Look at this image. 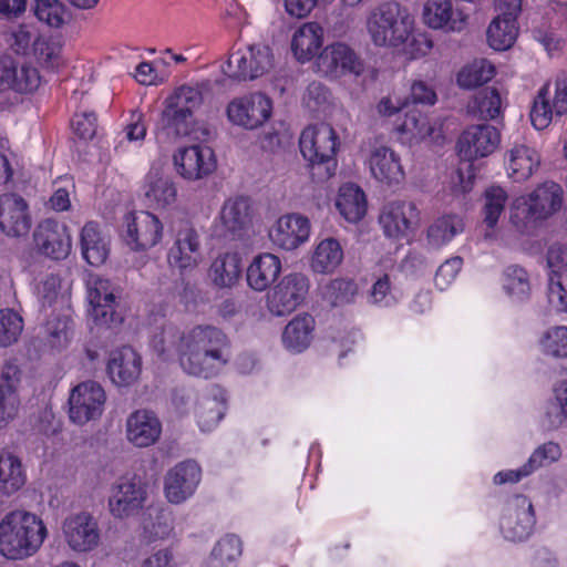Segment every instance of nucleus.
Returning <instances> with one entry per match:
<instances>
[{
    "label": "nucleus",
    "mask_w": 567,
    "mask_h": 567,
    "mask_svg": "<svg viewBox=\"0 0 567 567\" xmlns=\"http://www.w3.org/2000/svg\"><path fill=\"white\" fill-rule=\"evenodd\" d=\"M23 329L22 318L13 310L0 311V347L16 342Z\"/></svg>",
    "instance_id": "54"
},
{
    "label": "nucleus",
    "mask_w": 567,
    "mask_h": 567,
    "mask_svg": "<svg viewBox=\"0 0 567 567\" xmlns=\"http://www.w3.org/2000/svg\"><path fill=\"white\" fill-rule=\"evenodd\" d=\"M272 65L270 48L264 44H252L246 53H233L229 56L225 73L238 81L255 80L269 72Z\"/></svg>",
    "instance_id": "7"
},
{
    "label": "nucleus",
    "mask_w": 567,
    "mask_h": 567,
    "mask_svg": "<svg viewBox=\"0 0 567 567\" xmlns=\"http://www.w3.org/2000/svg\"><path fill=\"white\" fill-rule=\"evenodd\" d=\"M271 113V101L261 93L233 100L227 107L229 121L248 130L260 126Z\"/></svg>",
    "instance_id": "12"
},
{
    "label": "nucleus",
    "mask_w": 567,
    "mask_h": 567,
    "mask_svg": "<svg viewBox=\"0 0 567 567\" xmlns=\"http://www.w3.org/2000/svg\"><path fill=\"white\" fill-rule=\"evenodd\" d=\"M19 404L17 391L8 388L0 389V427L6 426L17 416Z\"/></svg>",
    "instance_id": "60"
},
{
    "label": "nucleus",
    "mask_w": 567,
    "mask_h": 567,
    "mask_svg": "<svg viewBox=\"0 0 567 567\" xmlns=\"http://www.w3.org/2000/svg\"><path fill=\"white\" fill-rule=\"evenodd\" d=\"M336 206L348 221L358 223L367 212L365 195L357 185L346 184L340 187Z\"/></svg>",
    "instance_id": "35"
},
{
    "label": "nucleus",
    "mask_w": 567,
    "mask_h": 567,
    "mask_svg": "<svg viewBox=\"0 0 567 567\" xmlns=\"http://www.w3.org/2000/svg\"><path fill=\"white\" fill-rule=\"evenodd\" d=\"M143 536L147 542L164 539L173 530L172 519L167 513L155 507H148L142 517Z\"/></svg>",
    "instance_id": "44"
},
{
    "label": "nucleus",
    "mask_w": 567,
    "mask_h": 567,
    "mask_svg": "<svg viewBox=\"0 0 567 567\" xmlns=\"http://www.w3.org/2000/svg\"><path fill=\"white\" fill-rule=\"evenodd\" d=\"M538 164L536 152L525 145L515 146L509 152V176L516 182L527 179Z\"/></svg>",
    "instance_id": "43"
},
{
    "label": "nucleus",
    "mask_w": 567,
    "mask_h": 567,
    "mask_svg": "<svg viewBox=\"0 0 567 567\" xmlns=\"http://www.w3.org/2000/svg\"><path fill=\"white\" fill-rule=\"evenodd\" d=\"M146 499V492L134 478H121L113 487L109 505L117 518H126L138 513Z\"/></svg>",
    "instance_id": "19"
},
{
    "label": "nucleus",
    "mask_w": 567,
    "mask_h": 567,
    "mask_svg": "<svg viewBox=\"0 0 567 567\" xmlns=\"http://www.w3.org/2000/svg\"><path fill=\"white\" fill-rule=\"evenodd\" d=\"M535 525V514L530 501L517 495L508 505L501 529L504 537L512 542H523L529 537Z\"/></svg>",
    "instance_id": "16"
},
{
    "label": "nucleus",
    "mask_w": 567,
    "mask_h": 567,
    "mask_svg": "<svg viewBox=\"0 0 567 567\" xmlns=\"http://www.w3.org/2000/svg\"><path fill=\"white\" fill-rule=\"evenodd\" d=\"M317 64L321 72L330 76H340L346 73L359 75L363 71L362 63L344 43L326 47L319 54Z\"/></svg>",
    "instance_id": "20"
},
{
    "label": "nucleus",
    "mask_w": 567,
    "mask_h": 567,
    "mask_svg": "<svg viewBox=\"0 0 567 567\" xmlns=\"http://www.w3.org/2000/svg\"><path fill=\"white\" fill-rule=\"evenodd\" d=\"M144 196L150 206L166 207L175 202L176 187L169 176L152 171L147 175Z\"/></svg>",
    "instance_id": "33"
},
{
    "label": "nucleus",
    "mask_w": 567,
    "mask_h": 567,
    "mask_svg": "<svg viewBox=\"0 0 567 567\" xmlns=\"http://www.w3.org/2000/svg\"><path fill=\"white\" fill-rule=\"evenodd\" d=\"M81 249L83 258L92 266H101L109 256V246L101 236L97 225L87 223L81 231Z\"/></svg>",
    "instance_id": "37"
},
{
    "label": "nucleus",
    "mask_w": 567,
    "mask_h": 567,
    "mask_svg": "<svg viewBox=\"0 0 567 567\" xmlns=\"http://www.w3.org/2000/svg\"><path fill=\"white\" fill-rule=\"evenodd\" d=\"M413 24V18L398 2L382 3L367 20L368 32L378 47L399 48L409 41Z\"/></svg>",
    "instance_id": "4"
},
{
    "label": "nucleus",
    "mask_w": 567,
    "mask_h": 567,
    "mask_svg": "<svg viewBox=\"0 0 567 567\" xmlns=\"http://www.w3.org/2000/svg\"><path fill=\"white\" fill-rule=\"evenodd\" d=\"M419 212L412 202H392L380 216V223L389 237H401L419 225Z\"/></svg>",
    "instance_id": "21"
},
{
    "label": "nucleus",
    "mask_w": 567,
    "mask_h": 567,
    "mask_svg": "<svg viewBox=\"0 0 567 567\" xmlns=\"http://www.w3.org/2000/svg\"><path fill=\"white\" fill-rule=\"evenodd\" d=\"M34 12L49 27L60 28L64 23L65 7L60 0H35Z\"/></svg>",
    "instance_id": "55"
},
{
    "label": "nucleus",
    "mask_w": 567,
    "mask_h": 567,
    "mask_svg": "<svg viewBox=\"0 0 567 567\" xmlns=\"http://www.w3.org/2000/svg\"><path fill=\"white\" fill-rule=\"evenodd\" d=\"M410 104L433 105L436 102V93L423 81H415L411 86Z\"/></svg>",
    "instance_id": "64"
},
{
    "label": "nucleus",
    "mask_w": 567,
    "mask_h": 567,
    "mask_svg": "<svg viewBox=\"0 0 567 567\" xmlns=\"http://www.w3.org/2000/svg\"><path fill=\"white\" fill-rule=\"evenodd\" d=\"M199 246L197 231L189 226L183 227L168 251V262L181 270L194 268L200 258Z\"/></svg>",
    "instance_id": "27"
},
{
    "label": "nucleus",
    "mask_w": 567,
    "mask_h": 567,
    "mask_svg": "<svg viewBox=\"0 0 567 567\" xmlns=\"http://www.w3.org/2000/svg\"><path fill=\"white\" fill-rule=\"evenodd\" d=\"M509 218L513 226L522 233L533 229L538 221H542L527 197H519L514 200Z\"/></svg>",
    "instance_id": "50"
},
{
    "label": "nucleus",
    "mask_w": 567,
    "mask_h": 567,
    "mask_svg": "<svg viewBox=\"0 0 567 567\" xmlns=\"http://www.w3.org/2000/svg\"><path fill=\"white\" fill-rule=\"evenodd\" d=\"M127 439L134 445L146 447L154 444L162 431L157 416L148 410L133 412L126 421Z\"/></svg>",
    "instance_id": "26"
},
{
    "label": "nucleus",
    "mask_w": 567,
    "mask_h": 567,
    "mask_svg": "<svg viewBox=\"0 0 567 567\" xmlns=\"http://www.w3.org/2000/svg\"><path fill=\"white\" fill-rule=\"evenodd\" d=\"M241 271L240 258L237 254H224L212 264L209 276L217 287H231L239 278Z\"/></svg>",
    "instance_id": "42"
},
{
    "label": "nucleus",
    "mask_w": 567,
    "mask_h": 567,
    "mask_svg": "<svg viewBox=\"0 0 567 567\" xmlns=\"http://www.w3.org/2000/svg\"><path fill=\"white\" fill-rule=\"evenodd\" d=\"M343 259V250L334 238L321 240L312 255L311 269L318 274L333 272Z\"/></svg>",
    "instance_id": "39"
},
{
    "label": "nucleus",
    "mask_w": 567,
    "mask_h": 567,
    "mask_svg": "<svg viewBox=\"0 0 567 567\" xmlns=\"http://www.w3.org/2000/svg\"><path fill=\"white\" fill-rule=\"evenodd\" d=\"M25 484L20 458L9 451L0 453V495L10 496Z\"/></svg>",
    "instance_id": "32"
},
{
    "label": "nucleus",
    "mask_w": 567,
    "mask_h": 567,
    "mask_svg": "<svg viewBox=\"0 0 567 567\" xmlns=\"http://www.w3.org/2000/svg\"><path fill=\"white\" fill-rule=\"evenodd\" d=\"M181 365L190 375L213 378L230 360V341L219 328L198 324L186 331Z\"/></svg>",
    "instance_id": "1"
},
{
    "label": "nucleus",
    "mask_w": 567,
    "mask_h": 567,
    "mask_svg": "<svg viewBox=\"0 0 567 567\" xmlns=\"http://www.w3.org/2000/svg\"><path fill=\"white\" fill-rule=\"evenodd\" d=\"M223 226L234 236L248 227L251 220V206L246 197H236L228 199L220 213Z\"/></svg>",
    "instance_id": "31"
},
{
    "label": "nucleus",
    "mask_w": 567,
    "mask_h": 567,
    "mask_svg": "<svg viewBox=\"0 0 567 567\" xmlns=\"http://www.w3.org/2000/svg\"><path fill=\"white\" fill-rule=\"evenodd\" d=\"M499 142L501 134L496 127L488 124L472 125L458 138V154L463 159L471 162L492 154Z\"/></svg>",
    "instance_id": "13"
},
{
    "label": "nucleus",
    "mask_w": 567,
    "mask_h": 567,
    "mask_svg": "<svg viewBox=\"0 0 567 567\" xmlns=\"http://www.w3.org/2000/svg\"><path fill=\"white\" fill-rule=\"evenodd\" d=\"M542 220L554 215L561 206L563 189L554 182L539 185L528 197Z\"/></svg>",
    "instance_id": "36"
},
{
    "label": "nucleus",
    "mask_w": 567,
    "mask_h": 567,
    "mask_svg": "<svg viewBox=\"0 0 567 567\" xmlns=\"http://www.w3.org/2000/svg\"><path fill=\"white\" fill-rule=\"evenodd\" d=\"M504 288L511 296L517 298L527 296L530 286L526 270L517 265L508 266L504 271Z\"/></svg>",
    "instance_id": "53"
},
{
    "label": "nucleus",
    "mask_w": 567,
    "mask_h": 567,
    "mask_svg": "<svg viewBox=\"0 0 567 567\" xmlns=\"http://www.w3.org/2000/svg\"><path fill=\"white\" fill-rule=\"evenodd\" d=\"M200 480V468L194 461L182 462L165 478V492L171 503H182L193 494Z\"/></svg>",
    "instance_id": "22"
},
{
    "label": "nucleus",
    "mask_w": 567,
    "mask_h": 567,
    "mask_svg": "<svg viewBox=\"0 0 567 567\" xmlns=\"http://www.w3.org/2000/svg\"><path fill=\"white\" fill-rule=\"evenodd\" d=\"M87 299L90 316L99 328H116L123 322V316L116 311V296L106 279H95L89 287Z\"/></svg>",
    "instance_id": "9"
},
{
    "label": "nucleus",
    "mask_w": 567,
    "mask_h": 567,
    "mask_svg": "<svg viewBox=\"0 0 567 567\" xmlns=\"http://www.w3.org/2000/svg\"><path fill=\"white\" fill-rule=\"evenodd\" d=\"M0 229L10 237H22L31 229L27 202L17 194L0 196Z\"/></svg>",
    "instance_id": "18"
},
{
    "label": "nucleus",
    "mask_w": 567,
    "mask_h": 567,
    "mask_svg": "<svg viewBox=\"0 0 567 567\" xmlns=\"http://www.w3.org/2000/svg\"><path fill=\"white\" fill-rule=\"evenodd\" d=\"M213 554L223 561L233 560L241 554V542L235 535H227L217 543Z\"/></svg>",
    "instance_id": "62"
},
{
    "label": "nucleus",
    "mask_w": 567,
    "mask_h": 567,
    "mask_svg": "<svg viewBox=\"0 0 567 567\" xmlns=\"http://www.w3.org/2000/svg\"><path fill=\"white\" fill-rule=\"evenodd\" d=\"M185 337L186 331H182L173 323H166L154 332L151 346L159 357L168 358L173 353H178L181 359L182 352H184Z\"/></svg>",
    "instance_id": "34"
},
{
    "label": "nucleus",
    "mask_w": 567,
    "mask_h": 567,
    "mask_svg": "<svg viewBox=\"0 0 567 567\" xmlns=\"http://www.w3.org/2000/svg\"><path fill=\"white\" fill-rule=\"evenodd\" d=\"M423 19L432 29L461 31L466 23V16L453 10L451 0H427L423 8Z\"/></svg>",
    "instance_id": "25"
},
{
    "label": "nucleus",
    "mask_w": 567,
    "mask_h": 567,
    "mask_svg": "<svg viewBox=\"0 0 567 567\" xmlns=\"http://www.w3.org/2000/svg\"><path fill=\"white\" fill-rule=\"evenodd\" d=\"M560 447L554 442H547L535 450L529 460L527 466L532 472L536 468L549 465L560 457Z\"/></svg>",
    "instance_id": "59"
},
{
    "label": "nucleus",
    "mask_w": 567,
    "mask_h": 567,
    "mask_svg": "<svg viewBox=\"0 0 567 567\" xmlns=\"http://www.w3.org/2000/svg\"><path fill=\"white\" fill-rule=\"evenodd\" d=\"M61 43L51 38L38 37L33 41V54L40 65L54 70L62 64Z\"/></svg>",
    "instance_id": "49"
},
{
    "label": "nucleus",
    "mask_w": 567,
    "mask_h": 567,
    "mask_svg": "<svg viewBox=\"0 0 567 567\" xmlns=\"http://www.w3.org/2000/svg\"><path fill=\"white\" fill-rule=\"evenodd\" d=\"M315 320L310 315L297 316L285 328L282 341L285 346L296 352H301L311 342Z\"/></svg>",
    "instance_id": "38"
},
{
    "label": "nucleus",
    "mask_w": 567,
    "mask_h": 567,
    "mask_svg": "<svg viewBox=\"0 0 567 567\" xmlns=\"http://www.w3.org/2000/svg\"><path fill=\"white\" fill-rule=\"evenodd\" d=\"M216 392L217 393H214L213 396L204 398L197 408L196 416L203 430H209L213 425L217 424L225 414V399L221 396L219 389H216Z\"/></svg>",
    "instance_id": "48"
},
{
    "label": "nucleus",
    "mask_w": 567,
    "mask_h": 567,
    "mask_svg": "<svg viewBox=\"0 0 567 567\" xmlns=\"http://www.w3.org/2000/svg\"><path fill=\"white\" fill-rule=\"evenodd\" d=\"M203 93L198 87L183 85L166 100L162 113L163 130L175 136H189L202 140L208 135L205 127H196L194 113L203 104Z\"/></svg>",
    "instance_id": "3"
},
{
    "label": "nucleus",
    "mask_w": 567,
    "mask_h": 567,
    "mask_svg": "<svg viewBox=\"0 0 567 567\" xmlns=\"http://www.w3.org/2000/svg\"><path fill=\"white\" fill-rule=\"evenodd\" d=\"M546 353L556 358L567 357V327H554L546 331L542 339Z\"/></svg>",
    "instance_id": "57"
},
{
    "label": "nucleus",
    "mask_w": 567,
    "mask_h": 567,
    "mask_svg": "<svg viewBox=\"0 0 567 567\" xmlns=\"http://www.w3.org/2000/svg\"><path fill=\"white\" fill-rule=\"evenodd\" d=\"M300 152L312 166H324L328 176L333 175L337 162L338 135L327 123L306 127L299 140Z\"/></svg>",
    "instance_id": "5"
},
{
    "label": "nucleus",
    "mask_w": 567,
    "mask_h": 567,
    "mask_svg": "<svg viewBox=\"0 0 567 567\" xmlns=\"http://www.w3.org/2000/svg\"><path fill=\"white\" fill-rule=\"evenodd\" d=\"M464 230L463 219L457 215H446L436 219L427 230V238L433 246L450 241L456 234Z\"/></svg>",
    "instance_id": "46"
},
{
    "label": "nucleus",
    "mask_w": 567,
    "mask_h": 567,
    "mask_svg": "<svg viewBox=\"0 0 567 567\" xmlns=\"http://www.w3.org/2000/svg\"><path fill=\"white\" fill-rule=\"evenodd\" d=\"M178 174L188 181H198L214 173L216 158L208 146L193 145L181 148L174 155Z\"/></svg>",
    "instance_id": "15"
},
{
    "label": "nucleus",
    "mask_w": 567,
    "mask_h": 567,
    "mask_svg": "<svg viewBox=\"0 0 567 567\" xmlns=\"http://www.w3.org/2000/svg\"><path fill=\"white\" fill-rule=\"evenodd\" d=\"M69 319L54 316L44 326L45 339L52 349H62L68 343Z\"/></svg>",
    "instance_id": "58"
},
{
    "label": "nucleus",
    "mask_w": 567,
    "mask_h": 567,
    "mask_svg": "<svg viewBox=\"0 0 567 567\" xmlns=\"http://www.w3.org/2000/svg\"><path fill=\"white\" fill-rule=\"evenodd\" d=\"M162 223L148 212L131 213L125 217L123 238L134 250H145L155 246L162 238Z\"/></svg>",
    "instance_id": "10"
},
{
    "label": "nucleus",
    "mask_w": 567,
    "mask_h": 567,
    "mask_svg": "<svg viewBox=\"0 0 567 567\" xmlns=\"http://www.w3.org/2000/svg\"><path fill=\"white\" fill-rule=\"evenodd\" d=\"M494 76V65L486 60L474 61L457 74V84L463 89H474Z\"/></svg>",
    "instance_id": "47"
},
{
    "label": "nucleus",
    "mask_w": 567,
    "mask_h": 567,
    "mask_svg": "<svg viewBox=\"0 0 567 567\" xmlns=\"http://www.w3.org/2000/svg\"><path fill=\"white\" fill-rule=\"evenodd\" d=\"M37 250L52 259H64L71 251V237L65 225L53 219L41 221L34 233Z\"/></svg>",
    "instance_id": "14"
},
{
    "label": "nucleus",
    "mask_w": 567,
    "mask_h": 567,
    "mask_svg": "<svg viewBox=\"0 0 567 567\" xmlns=\"http://www.w3.org/2000/svg\"><path fill=\"white\" fill-rule=\"evenodd\" d=\"M310 223L300 214L281 216L270 230L272 243L286 250H293L309 238Z\"/></svg>",
    "instance_id": "23"
},
{
    "label": "nucleus",
    "mask_w": 567,
    "mask_h": 567,
    "mask_svg": "<svg viewBox=\"0 0 567 567\" xmlns=\"http://www.w3.org/2000/svg\"><path fill=\"white\" fill-rule=\"evenodd\" d=\"M370 169L374 178L382 183H399L403 171L398 156L388 147L375 148L370 156Z\"/></svg>",
    "instance_id": "29"
},
{
    "label": "nucleus",
    "mask_w": 567,
    "mask_h": 567,
    "mask_svg": "<svg viewBox=\"0 0 567 567\" xmlns=\"http://www.w3.org/2000/svg\"><path fill=\"white\" fill-rule=\"evenodd\" d=\"M142 372V359L131 347H123L111 353L107 363V373L111 380L121 386L135 383Z\"/></svg>",
    "instance_id": "24"
},
{
    "label": "nucleus",
    "mask_w": 567,
    "mask_h": 567,
    "mask_svg": "<svg viewBox=\"0 0 567 567\" xmlns=\"http://www.w3.org/2000/svg\"><path fill=\"white\" fill-rule=\"evenodd\" d=\"M555 84L556 93L553 104L549 101L547 85L540 89L534 101L530 120L537 130H544L549 125L554 112L557 115H563L567 112V76H558Z\"/></svg>",
    "instance_id": "17"
},
{
    "label": "nucleus",
    "mask_w": 567,
    "mask_h": 567,
    "mask_svg": "<svg viewBox=\"0 0 567 567\" xmlns=\"http://www.w3.org/2000/svg\"><path fill=\"white\" fill-rule=\"evenodd\" d=\"M432 47V40L426 34L413 33L412 30L409 41L404 42L399 48H402L405 54L414 59L426 55L431 51Z\"/></svg>",
    "instance_id": "61"
},
{
    "label": "nucleus",
    "mask_w": 567,
    "mask_h": 567,
    "mask_svg": "<svg viewBox=\"0 0 567 567\" xmlns=\"http://www.w3.org/2000/svg\"><path fill=\"white\" fill-rule=\"evenodd\" d=\"M281 271L280 259L272 254H261L247 268V282L256 291L270 287Z\"/></svg>",
    "instance_id": "28"
},
{
    "label": "nucleus",
    "mask_w": 567,
    "mask_h": 567,
    "mask_svg": "<svg viewBox=\"0 0 567 567\" xmlns=\"http://www.w3.org/2000/svg\"><path fill=\"white\" fill-rule=\"evenodd\" d=\"M502 100L495 87L480 90L468 102L467 113L480 120H494L501 114Z\"/></svg>",
    "instance_id": "41"
},
{
    "label": "nucleus",
    "mask_w": 567,
    "mask_h": 567,
    "mask_svg": "<svg viewBox=\"0 0 567 567\" xmlns=\"http://www.w3.org/2000/svg\"><path fill=\"white\" fill-rule=\"evenodd\" d=\"M323 30L317 22L301 25L293 34L291 49L296 58L306 62L311 60L322 44Z\"/></svg>",
    "instance_id": "30"
},
{
    "label": "nucleus",
    "mask_w": 567,
    "mask_h": 567,
    "mask_svg": "<svg viewBox=\"0 0 567 567\" xmlns=\"http://www.w3.org/2000/svg\"><path fill=\"white\" fill-rule=\"evenodd\" d=\"M41 84L38 69L29 64H22L20 69L14 63L13 83L10 90L19 93H32Z\"/></svg>",
    "instance_id": "56"
},
{
    "label": "nucleus",
    "mask_w": 567,
    "mask_h": 567,
    "mask_svg": "<svg viewBox=\"0 0 567 567\" xmlns=\"http://www.w3.org/2000/svg\"><path fill=\"white\" fill-rule=\"evenodd\" d=\"M308 291L309 280L305 275L289 274L268 295V309L275 316L290 315L303 302Z\"/></svg>",
    "instance_id": "8"
},
{
    "label": "nucleus",
    "mask_w": 567,
    "mask_h": 567,
    "mask_svg": "<svg viewBox=\"0 0 567 567\" xmlns=\"http://www.w3.org/2000/svg\"><path fill=\"white\" fill-rule=\"evenodd\" d=\"M462 267V258L453 257L442 264L435 275L436 285L443 289L452 282Z\"/></svg>",
    "instance_id": "63"
},
{
    "label": "nucleus",
    "mask_w": 567,
    "mask_h": 567,
    "mask_svg": "<svg viewBox=\"0 0 567 567\" xmlns=\"http://www.w3.org/2000/svg\"><path fill=\"white\" fill-rule=\"evenodd\" d=\"M558 257V254L551 251L548 255V266L551 270L548 277L547 298L558 312H567V267L554 269V259Z\"/></svg>",
    "instance_id": "40"
},
{
    "label": "nucleus",
    "mask_w": 567,
    "mask_h": 567,
    "mask_svg": "<svg viewBox=\"0 0 567 567\" xmlns=\"http://www.w3.org/2000/svg\"><path fill=\"white\" fill-rule=\"evenodd\" d=\"M106 401L104 389L95 381H85L71 391L69 398L70 420L76 424H85L102 415Z\"/></svg>",
    "instance_id": "6"
},
{
    "label": "nucleus",
    "mask_w": 567,
    "mask_h": 567,
    "mask_svg": "<svg viewBox=\"0 0 567 567\" xmlns=\"http://www.w3.org/2000/svg\"><path fill=\"white\" fill-rule=\"evenodd\" d=\"M507 193L499 186H491L484 192L483 215L487 227L493 228L507 202Z\"/></svg>",
    "instance_id": "51"
},
{
    "label": "nucleus",
    "mask_w": 567,
    "mask_h": 567,
    "mask_svg": "<svg viewBox=\"0 0 567 567\" xmlns=\"http://www.w3.org/2000/svg\"><path fill=\"white\" fill-rule=\"evenodd\" d=\"M399 131L408 133L415 138H425L431 136L434 127L429 122L427 117L417 110L406 109L404 113V121L399 126Z\"/></svg>",
    "instance_id": "52"
},
{
    "label": "nucleus",
    "mask_w": 567,
    "mask_h": 567,
    "mask_svg": "<svg viewBox=\"0 0 567 567\" xmlns=\"http://www.w3.org/2000/svg\"><path fill=\"white\" fill-rule=\"evenodd\" d=\"M63 536L69 547L78 553H87L100 543L96 519L87 512L68 516L62 524Z\"/></svg>",
    "instance_id": "11"
},
{
    "label": "nucleus",
    "mask_w": 567,
    "mask_h": 567,
    "mask_svg": "<svg viewBox=\"0 0 567 567\" xmlns=\"http://www.w3.org/2000/svg\"><path fill=\"white\" fill-rule=\"evenodd\" d=\"M517 33L516 21L496 17L487 29V40L494 50L503 51L514 44Z\"/></svg>",
    "instance_id": "45"
},
{
    "label": "nucleus",
    "mask_w": 567,
    "mask_h": 567,
    "mask_svg": "<svg viewBox=\"0 0 567 567\" xmlns=\"http://www.w3.org/2000/svg\"><path fill=\"white\" fill-rule=\"evenodd\" d=\"M47 535L45 525L35 514L12 511L0 522V554L13 560L31 557Z\"/></svg>",
    "instance_id": "2"
}]
</instances>
